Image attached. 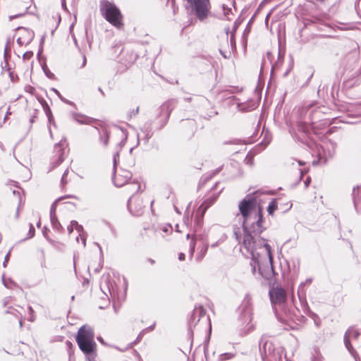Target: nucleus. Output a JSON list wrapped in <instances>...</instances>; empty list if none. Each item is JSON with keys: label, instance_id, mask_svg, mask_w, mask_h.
Here are the masks:
<instances>
[{"label": "nucleus", "instance_id": "a18cd8bd", "mask_svg": "<svg viewBox=\"0 0 361 361\" xmlns=\"http://www.w3.org/2000/svg\"><path fill=\"white\" fill-rule=\"evenodd\" d=\"M61 152L57 159L56 165H59L63 161V149H61Z\"/></svg>", "mask_w": 361, "mask_h": 361}, {"label": "nucleus", "instance_id": "f704fd0d", "mask_svg": "<svg viewBox=\"0 0 361 361\" xmlns=\"http://www.w3.org/2000/svg\"><path fill=\"white\" fill-rule=\"evenodd\" d=\"M28 312H29V317L27 319L28 321L31 322H34L35 319V311L31 306L28 307Z\"/></svg>", "mask_w": 361, "mask_h": 361}, {"label": "nucleus", "instance_id": "bb28decb", "mask_svg": "<svg viewBox=\"0 0 361 361\" xmlns=\"http://www.w3.org/2000/svg\"><path fill=\"white\" fill-rule=\"evenodd\" d=\"M208 250V245L204 244L202 245V247L200 248V251L198 252L196 259L197 261L202 260L204 257L205 256Z\"/></svg>", "mask_w": 361, "mask_h": 361}, {"label": "nucleus", "instance_id": "4c0bfd02", "mask_svg": "<svg viewBox=\"0 0 361 361\" xmlns=\"http://www.w3.org/2000/svg\"><path fill=\"white\" fill-rule=\"evenodd\" d=\"M68 173H69V170H68V169H67L63 172V173L62 175L61 180V184L62 186H63L64 185H66L67 183L66 176H68Z\"/></svg>", "mask_w": 361, "mask_h": 361}, {"label": "nucleus", "instance_id": "9b49d317", "mask_svg": "<svg viewBox=\"0 0 361 361\" xmlns=\"http://www.w3.org/2000/svg\"><path fill=\"white\" fill-rule=\"evenodd\" d=\"M206 311L202 306H195L188 321V331L191 337L193 335V329L195 328L200 319L204 317Z\"/></svg>", "mask_w": 361, "mask_h": 361}, {"label": "nucleus", "instance_id": "9d476101", "mask_svg": "<svg viewBox=\"0 0 361 361\" xmlns=\"http://www.w3.org/2000/svg\"><path fill=\"white\" fill-rule=\"evenodd\" d=\"M269 295L274 309L277 305H283L287 299L286 290L280 286H273L269 288Z\"/></svg>", "mask_w": 361, "mask_h": 361}, {"label": "nucleus", "instance_id": "f8f14e48", "mask_svg": "<svg viewBox=\"0 0 361 361\" xmlns=\"http://www.w3.org/2000/svg\"><path fill=\"white\" fill-rule=\"evenodd\" d=\"M145 206L142 200H136L134 195H132L128 200V210L135 216H140L143 212Z\"/></svg>", "mask_w": 361, "mask_h": 361}, {"label": "nucleus", "instance_id": "4d7b16f0", "mask_svg": "<svg viewBox=\"0 0 361 361\" xmlns=\"http://www.w3.org/2000/svg\"><path fill=\"white\" fill-rule=\"evenodd\" d=\"M311 183V178L310 176L307 177L305 182H304V185H305V188H308L310 184Z\"/></svg>", "mask_w": 361, "mask_h": 361}, {"label": "nucleus", "instance_id": "39448f33", "mask_svg": "<svg viewBox=\"0 0 361 361\" xmlns=\"http://www.w3.org/2000/svg\"><path fill=\"white\" fill-rule=\"evenodd\" d=\"M100 12L102 16L112 25L118 29L123 27V16L120 9L115 5V4L107 0L101 1Z\"/></svg>", "mask_w": 361, "mask_h": 361}, {"label": "nucleus", "instance_id": "864d4df0", "mask_svg": "<svg viewBox=\"0 0 361 361\" xmlns=\"http://www.w3.org/2000/svg\"><path fill=\"white\" fill-rule=\"evenodd\" d=\"M44 36H43L42 38H41V40H40V45H39V51H38V53H37V55L39 56L42 52V44L44 43Z\"/></svg>", "mask_w": 361, "mask_h": 361}, {"label": "nucleus", "instance_id": "423d86ee", "mask_svg": "<svg viewBox=\"0 0 361 361\" xmlns=\"http://www.w3.org/2000/svg\"><path fill=\"white\" fill-rule=\"evenodd\" d=\"M252 319V308L249 304H244L239 307L238 317V329L240 336H244L252 332L255 326L251 323Z\"/></svg>", "mask_w": 361, "mask_h": 361}, {"label": "nucleus", "instance_id": "052dcab7", "mask_svg": "<svg viewBox=\"0 0 361 361\" xmlns=\"http://www.w3.org/2000/svg\"><path fill=\"white\" fill-rule=\"evenodd\" d=\"M314 70H310V71H309L310 75H309V76H308V78H307V82H306L307 84L310 82V80L312 79V78L313 77V75H314Z\"/></svg>", "mask_w": 361, "mask_h": 361}, {"label": "nucleus", "instance_id": "ddd939ff", "mask_svg": "<svg viewBox=\"0 0 361 361\" xmlns=\"http://www.w3.org/2000/svg\"><path fill=\"white\" fill-rule=\"evenodd\" d=\"M360 335L359 331L354 329V328H350L347 332L345 333V345L346 348L348 349L351 355L354 357L355 361H357V355L356 353L352 349V346L350 343V338H357Z\"/></svg>", "mask_w": 361, "mask_h": 361}, {"label": "nucleus", "instance_id": "6e6552de", "mask_svg": "<svg viewBox=\"0 0 361 361\" xmlns=\"http://www.w3.org/2000/svg\"><path fill=\"white\" fill-rule=\"evenodd\" d=\"M176 104V102L175 100H169L159 107L155 117L157 130H161L166 125Z\"/></svg>", "mask_w": 361, "mask_h": 361}, {"label": "nucleus", "instance_id": "0eeeda50", "mask_svg": "<svg viewBox=\"0 0 361 361\" xmlns=\"http://www.w3.org/2000/svg\"><path fill=\"white\" fill-rule=\"evenodd\" d=\"M314 112L315 109L313 104H309L304 112V121L302 124L300 126V130L303 131L311 140H313L314 135H316Z\"/></svg>", "mask_w": 361, "mask_h": 361}, {"label": "nucleus", "instance_id": "5701e85b", "mask_svg": "<svg viewBox=\"0 0 361 361\" xmlns=\"http://www.w3.org/2000/svg\"><path fill=\"white\" fill-rule=\"evenodd\" d=\"M76 198V197L75 195H66V196H63V197H61L59 198H58L57 200H56L51 204V208H50V212H49V216H56V207H57V204L59 201H61V200H63L65 198Z\"/></svg>", "mask_w": 361, "mask_h": 361}, {"label": "nucleus", "instance_id": "bf43d9fd", "mask_svg": "<svg viewBox=\"0 0 361 361\" xmlns=\"http://www.w3.org/2000/svg\"><path fill=\"white\" fill-rule=\"evenodd\" d=\"M250 24H251V20H249L248 23L247 24L246 28L245 30L244 35L250 32Z\"/></svg>", "mask_w": 361, "mask_h": 361}, {"label": "nucleus", "instance_id": "de8ad7c7", "mask_svg": "<svg viewBox=\"0 0 361 361\" xmlns=\"http://www.w3.org/2000/svg\"><path fill=\"white\" fill-rule=\"evenodd\" d=\"M155 326H156V323L154 322L152 325H150L149 326L142 329V331H145V334H146L147 332L148 331H152L155 328Z\"/></svg>", "mask_w": 361, "mask_h": 361}, {"label": "nucleus", "instance_id": "2eb2a0df", "mask_svg": "<svg viewBox=\"0 0 361 361\" xmlns=\"http://www.w3.org/2000/svg\"><path fill=\"white\" fill-rule=\"evenodd\" d=\"M18 30H22L25 34H27V37H19L17 39V43L20 46H22L23 44H27L30 43L35 36L34 32L32 30L25 28V27H19Z\"/></svg>", "mask_w": 361, "mask_h": 361}, {"label": "nucleus", "instance_id": "09e8293b", "mask_svg": "<svg viewBox=\"0 0 361 361\" xmlns=\"http://www.w3.org/2000/svg\"><path fill=\"white\" fill-rule=\"evenodd\" d=\"M239 25H240V22H238V20H235L234 22V23H233L231 33H234L235 34L236 30H238Z\"/></svg>", "mask_w": 361, "mask_h": 361}, {"label": "nucleus", "instance_id": "a211bd4d", "mask_svg": "<svg viewBox=\"0 0 361 361\" xmlns=\"http://www.w3.org/2000/svg\"><path fill=\"white\" fill-rule=\"evenodd\" d=\"M204 214L202 210L199 212V209H197L194 219V233H197L202 228Z\"/></svg>", "mask_w": 361, "mask_h": 361}, {"label": "nucleus", "instance_id": "c9c22d12", "mask_svg": "<svg viewBox=\"0 0 361 361\" xmlns=\"http://www.w3.org/2000/svg\"><path fill=\"white\" fill-rule=\"evenodd\" d=\"M161 231L166 234H170L172 233L173 228L170 224H166L161 228Z\"/></svg>", "mask_w": 361, "mask_h": 361}, {"label": "nucleus", "instance_id": "6ab92c4d", "mask_svg": "<svg viewBox=\"0 0 361 361\" xmlns=\"http://www.w3.org/2000/svg\"><path fill=\"white\" fill-rule=\"evenodd\" d=\"M94 128L98 131L100 142L102 143L104 147H106L109 143L110 132L106 127L102 128L101 130L97 127H94Z\"/></svg>", "mask_w": 361, "mask_h": 361}, {"label": "nucleus", "instance_id": "7c9ffc66", "mask_svg": "<svg viewBox=\"0 0 361 361\" xmlns=\"http://www.w3.org/2000/svg\"><path fill=\"white\" fill-rule=\"evenodd\" d=\"M42 70H43L45 75L48 78L51 79V80L55 78L54 74L50 71V70L49 69V68L47 67V66L46 64L42 66Z\"/></svg>", "mask_w": 361, "mask_h": 361}, {"label": "nucleus", "instance_id": "a878e982", "mask_svg": "<svg viewBox=\"0 0 361 361\" xmlns=\"http://www.w3.org/2000/svg\"><path fill=\"white\" fill-rule=\"evenodd\" d=\"M235 353H224L219 355L218 361H226L230 360L235 357Z\"/></svg>", "mask_w": 361, "mask_h": 361}, {"label": "nucleus", "instance_id": "20e7f679", "mask_svg": "<svg viewBox=\"0 0 361 361\" xmlns=\"http://www.w3.org/2000/svg\"><path fill=\"white\" fill-rule=\"evenodd\" d=\"M94 332L90 327L82 326L78 331L76 342L80 350L85 355V357L97 355V344L94 341Z\"/></svg>", "mask_w": 361, "mask_h": 361}, {"label": "nucleus", "instance_id": "7ed1b4c3", "mask_svg": "<svg viewBox=\"0 0 361 361\" xmlns=\"http://www.w3.org/2000/svg\"><path fill=\"white\" fill-rule=\"evenodd\" d=\"M313 278H308L302 282L298 288V295L305 312L314 316L312 308L315 306V286L312 285Z\"/></svg>", "mask_w": 361, "mask_h": 361}, {"label": "nucleus", "instance_id": "6e6d98bb", "mask_svg": "<svg viewBox=\"0 0 361 361\" xmlns=\"http://www.w3.org/2000/svg\"><path fill=\"white\" fill-rule=\"evenodd\" d=\"M9 257H10V252H8L6 255V256H5V257H4V262H3V266H4V267H6V265H7V263H8V260H9Z\"/></svg>", "mask_w": 361, "mask_h": 361}, {"label": "nucleus", "instance_id": "72a5a7b5", "mask_svg": "<svg viewBox=\"0 0 361 361\" xmlns=\"http://www.w3.org/2000/svg\"><path fill=\"white\" fill-rule=\"evenodd\" d=\"M195 240L194 238H192L190 243V247H189V257L190 259H192L195 252Z\"/></svg>", "mask_w": 361, "mask_h": 361}, {"label": "nucleus", "instance_id": "5fc2aeb1", "mask_svg": "<svg viewBox=\"0 0 361 361\" xmlns=\"http://www.w3.org/2000/svg\"><path fill=\"white\" fill-rule=\"evenodd\" d=\"M37 113H38V110L37 109H35V112H34V114L31 116L30 119V123L32 124L35 122V118H37Z\"/></svg>", "mask_w": 361, "mask_h": 361}, {"label": "nucleus", "instance_id": "cd10ccee", "mask_svg": "<svg viewBox=\"0 0 361 361\" xmlns=\"http://www.w3.org/2000/svg\"><path fill=\"white\" fill-rule=\"evenodd\" d=\"M140 189V185L137 181H133L128 184V190L131 191L133 194L137 193Z\"/></svg>", "mask_w": 361, "mask_h": 361}, {"label": "nucleus", "instance_id": "a19ab883", "mask_svg": "<svg viewBox=\"0 0 361 361\" xmlns=\"http://www.w3.org/2000/svg\"><path fill=\"white\" fill-rule=\"evenodd\" d=\"M25 92L30 93L32 95H34L35 94V88L31 85H27L25 87Z\"/></svg>", "mask_w": 361, "mask_h": 361}, {"label": "nucleus", "instance_id": "e2e57ef3", "mask_svg": "<svg viewBox=\"0 0 361 361\" xmlns=\"http://www.w3.org/2000/svg\"><path fill=\"white\" fill-rule=\"evenodd\" d=\"M104 224L108 226L111 230H113V226L111 225V224L106 220H104L103 221Z\"/></svg>", "mask_w": 361, "mask_h": 361}, {"label": "nucleus", "instance_id": "e433bc0d", "mask_svg": "<svg viewBox=\"0 0 361 361\" xmlns=\"http://www.w3.org/2000/svg\"><path fill=\"white\" fill-rule=\"evenodd\" d=\"M144 335H145V331H142H142L139 333V334L137 335V336L136 339H135V341H134L130 344V345H131V346H132V345H135V344H137V343H139V342L142 340V337L144 336Z\"/></svg>", "mask_w": 361, "mask_h": 361}, {"label": "nucleus", "instance_id": "79ce46f5", "mask_svg": "<svg viewBox=\"0 0 361 361\" xmlns=\"http://www.w3.org/2000/svg\"><path fill=\"white\" fill-rule=\"evenodd\" d=\"M293 66V60L292 56H290V60L289 67H288V68L286 70V71L283 73V77H286V76L288 75V73H290V71L292 70Z\"/></svg>", "mask_w": 361, "mask_h": 361}, {"label": "nucleus", "instance_id": "2f4dec72", "mask_svg": "<svg viewBox=\"0 0 361 361\" xmlns=\"http://www.w3.org/2000/svg\"><path fill=\"white\" fill-rule=\"evenodd\" d=\"M118 128H119L121 130V132L123 133V138L121 140V141L118 144L120 147H121L126 142V140H127V138H128V132H127V130L126 129H124V128H123L121 127H118Z\"/></svg>", "mask_w": 361, "mask_h": 361}, {"label": "nucleus", "instance_id": "8fccbe9b", "mask_svg": "<svg viewBox=\"0 0 361 361\" xmlns=\"http://www.w3.org/2000/svg\"><path fill=\"white\" fill-rule=\"evenodd\" d=\"M118 157H119V152H116L114 154V171L116 169V164H117V159H118Z\"/></svg>", "mask_w": 361, "mask_h": 361}, {"label": "nucleus", "instance_id": "393cba45", "mask_svg": "<svg viewBox=\"0 0 361 361\" xmlns=\"http://www.w3.org/2000/svg\"><path fill=\"white\" fill-rule=\"evenodd\" d=\"M278 209V204L276 199H272L269 203L267 207V212L269 215L272 216L274 212Z\"/></svg>", "mask_w": 361, "mask_h": 361}, {"label": "nucleus", "instance_id": "1a4fd4ad", "mask_svg": "<svg viewBox=\"0 0 361 361\" xmlns=\"http://www.w3.org/2000/svg\"><path fill=\"white\" fill-rule=\"evenodd\" d=\"M190 4L191 13L195 15L200 21H204L210 13L211 4L209 0H187Z\"/></svg>", "mask_w": 361, "mask_h": 361}, {"label": "nucleus", "instance_id": "37998d69", "mask_svg": "<svg viewBox=\"0 0 361 361\" xmlns=\"http://www.w3.org/2000/svg\"><path fill=\"white\" fill-rule=\"evenodd\" d=\"M33 56V52L30 51H26L23 54V59L24 60H28L30 59L32 56Z\"/></svg>", "mask_w": 361, "mask_h": 361}, {"label": "nucleus", "instance_id": "c85d7f7f", "mask_svg": "<svg viewBox=\"0 0 361 361\" xmlns=\"http://www.w3.org/2000/svg\"><path fill=\"white\" fill-rule=\"evenodd\" d=\"M36 98H37V101L42 105L44 113L51 111V109H50L48 103L46 102V100L42 97L37 95V96H36Z\"/></svg>", "mask_w": 361, "mask_h": 361}, {"label": "nucleus", "instance_id": "473e14b6", "mask_svg": "<svg viewBox=\"0 0 361 361\" xmlns=\"http://www.w3.org/2000/svg\"><path fill=\"white\" fill-rule=\"evenodd\" d=\"M29 231L27 233V236L24 238L23 240H25L27 239H30L35 236V229L32 224H30L29 225Z\"/></svg>", "mask_w": 361, "mask_h": 361}, {"label": "nucleus", "instance_id": "aec40b11", "mask_svg": "<svg viewBox=\"0 0 361 361\" xmlns=\"http://www.w3.org/2000/svg\"><path fill=\"white\" fill-rule=\"evenodd\" d=\"M101 290L104 292L105 295H107L106 292L104 291V289L106 288V290L110 293V295L111 297L115 296L116 293V289L114 287V286L110 282L109 280V275L106 276V279H105L104 283H102L100 286Z\"/></svg>", "mask_w": 361, "mask_h": 361}, {"label": "nucleus", "instance_id": "4468645a", "mask_svg": "<svg viewBox=\"0 0 361 361\" xmlns=\"http://www.w3.org/2000/svg\"><path fill=\"white\" fill-rule=\"evenodd\" d=\"M152 121H148L140 127V130L144 134L142 140L144 141L145 144H147L149 139L154 135L152 130Z\"/></svg>", "mask_w": 361, "mask_h": 361}, {"label": "nucleus", "instance_id": "338daca9", "mask_svg": "<svg viewBox=\"0 0 361 361\" xmlns=\"http://www.w3.org/2000/svg\"><path fill=\"white\" fill-rule=\"evenodd\" d=\"M78 224V221H75V220H73L71 221V224L70 226H72V227L73 228H75V227Z\"/></svg>", "mask_w": 361, "mask_h": 361}, {"label": "nucleus", "instance_id": "c03bdc74", "mask_svg": "<svg viewBox=\"0 0 361 361\" xmlns=\"http://www.w3.org/2000/svg\"><path fill=\"white\" fill-rule=\"evenodd\" d=\"M139 113V106H137L135 109H133L132 111H130L129 112V117L130 118H132L133 116H135L136 115H137Z\"/></svg>", "mask_w": 361, "mask_h": 361}, {"label": "nucleus", "instance_id": "f257e3e1", "mask_svg": "<svg viewBox=\"0 0 361 361\" xmlns=\"http://www.w3.org/2000/svg\"><path fill=\"white\" fill-rule=\"evenodd\" d=\"M257 191L247 194L238 204L244 238L243 244L251 247L253 241L262 238L259 235L265 230L263 226L262 207L258 204L256 194Z\"/></svg>", "mask_w": 361, "mask_h": 361}, {"label": "nucleus", "instance_id": "f3484780", "mask_svg": "<svg viewBox=\"0 0 361 361\" xmlns=\"http://www.w3.org/2000/svg\"><path fill=\"white\" fill-rule=\"evenodd\" d=\"M71 116L73 119L80 124H91L95 121L93 118L78 113L72 112Z\"/></svg>", "mask_w": 361, "mask_h": 361}, {"label": "nucleus", "instance_id": "69168bd1", "mask_svg": "<svg viewBox=\"0 0 361 361\" xmlns=\"http://www.w3.org/2000/svg\"><path fill=\"white\" fill-rule=\"evenodd\" d=\"M185 254H184V253H183V252L179 253V255H178V259H179L180 261H183V260H184V259H185Z\"/></svg>", "mask_w": 361, "mask_h": 361}, {"label": "nucleus", "instance_id": "412c9836", "mask_svg": "<svg viewBox=\"0 0 361 361\" xmlns=\"http://www.w3.org/2000/svg\"><path fill=\"white\" fill-rule=\"evenodd\" d=\"M285 56V50L283 49L280 46L279 47V51H278V59L277 61L275 62V63L271 67V72H273L274 70H276L279 68H280L283 62Z\"/></svg>", "mask_w": 361, "mask_h": 361}, {"label": "nucleus", "instance_id": "603ef678", "mask_svg": "<svg viewBox=\"0 0 361 361\" xmlns=\"http://www.w3.org/2000/svg\"><path fill=\"white\" fill-rule=\"evenodd\" d=\"M270 138L267 137V135H265L264 139L261 142V145H263L264 147L267 146L270 143Z\"/></svg>", "mask_w": 361, "mask_h": 361}, {"label": "nucleus", "instance_id": "58836bf2", "mask_svg": "<svg viewBox=\"0 0 361 361\" xmlns=\"http://www.w3.org/2000/svg\"><path fill=\"white\" fill-rule=\"evenodd\" d=\"M79 238H81V240H82V243L83 244V246L85 247L86 246V240H87V234H86V233H80V234H79V236H78L76 238L77 242H78Z\"/></svg>", "mask_w": 361, "mask_h": 361}, {"label": "nucleus", "instance_id": "c756f323", "mask_svg": "<svg viewBox=\"0 0 361 361\" xmlns=\"http://www.w3.org/2000/svg\"><path fill=\"white\" fill-rule=\"evenodd\" d=\"M267 341H264L263 338H261V339L259 341V351L261 353L262 359H264V354H266V347Z\"/></svg>", "mask_w": 361, "mask_h": 361}, {"label": "nucleus", "instance_id": "dca6fc26", "mask_svg": "<svg viewBox=\"0 0 361 361\" xmlns=\"http://www.w3.org/2000/svg\"><path fill=\"white\" fill-rule=\"evenodd\" d=\"M311 27H314V22L310 20L305 19L304 21V27L300 31V37L304 42L310 40L308 35L310 34Z\"/></svg>", "mask_w": 361, "mask_h": 361}, {"label": "nucleus", "instance_id": "49530a36", "mask_svg": "<svg viewBox=\"0 0 361 361\" xmlns=\"http://www.w3.org/2000/svg\"><path fill=\"white\" fill-rule=\"evenodd\" d=\"M75 229L79 233V234L85 233L83 226L79 224L75 227Z\"/></svg>", "mask_w": 361, "mask_h": 361}, {"label": "nucleus", "instance_id": "680f3d73", "mask_svg": "<svg viewBox=\"0 0 361 361\" xmlns=\"http://www.w3.org/2000/svg\"><path fill=\"white\" fill-rule=\"evenodd\" d=\"M61 101L66 104H69V105H75L73 102L69 101V100L66 99V98H61Z\"/></svg>", "mask_w": 361, "mask_h": 361}, {"label": "nucleus", "instance_id": "4be33fe9", "mask_svg": "<svg viewBox=\"0 0 361 361\" xmlns=\"http://www.w3.org/2000/svg\"><path fill=\"white\" fill-rule=\"evenodd\" d=\"M218 195H214L206 199L199 207V211L202 210L203 212H206L207 209L214 203Z\"/></svg>", "mask_w": 361, "mask_h": 361}, {"label": "nucleus", "instance_id": "b1692460", "mask_svg": "<svg viewBox=\"0 0 361 361\" xmlns=\"http://www.w3.org/2000/svg\"><path fill=\"white\" fill-rule=\"evenodd\" d=\"M50 221H51V226L54 230L59 231V232L63 231V228L61 226V224H60V222L59 221L56 216H54H54H50Z\"/></svg>", "mask_w": 361, "mask_h": 361}, {"label": "nucleus", "instance_id": "ea45409f", "mask_svg": "<svg viewBox=\"0 0 361 361\" xmlns=\"http://www.w3.org/2000/svg\"><path fill=\"white\" fill-rule=\"evenodd\" d=\"M45 114H46V116H47V117L48 118L49 123L53 124L54 126H55V123H54V116H53V114L51 113V111L45 112Z\"/></svg>", "mask_w": 361, "mask_h": 361}, {"label": "nucleus", "instance_id": "f03ea898", "mask_svg": "<svg viewBox=\"0 0 361 361\" xmlns=\"http://www.w3.org/2000/svg\"><path fill=\"white\" fill-rule=\"evenodd\" d=\"M241 251L243 255L250 257L252 273L255 275L257 268L258 274L266 280L270 281L276 275L273 268V256L271 246L264 238H257L253 241L251 247L242 245Z\"/></svg>", "mask_w": 361, "mask_h": 361}, {"label": "nucleus", "instance_id": "0e129e2a", "mask_svg": "<svg viewBox=\"0 0 361 361\" xmlns=\"http://www.w3.org/2000/svg\"><path fill=\"white\" fill-rule=\"evenodd\" d=\"M307 172V171L306 170H302V169H300V180L302 179V176Z\"/></svg>", "mask_w": 361, "mask_h": 361}, {"label": "nucleus", "instance_id": "13d9d810", "mask_svg": "<svg viewBox=\"0 0 361 361\" xmlns=\"http://www.w3.org/2000/svg\"><path fill=\"white\" fill-rule=\"evenodd\" d=\"M212 177V175L207 176L205 178H202L200 180V183L204 184L207 180H210Z\"/></svg>", "mask_w": 361, "mask_h": 361}, {"label": "nucleus", "instance_id": "774afa93", "mask_svg": "<svg viewBox=\"0 0 361 361\" xmlns=\"http://www.w3.org/2000/svg\"><path fill=\"white\" fill-rule=\"evenodd\" d=\"M96 356H97V355H93V356H92L91 357H87V358H86V360H87V361H97V360H95Z\"/></svg>", "mask_w": 361, "mask_h": 361}, {"label": "nucleus", "instance_id": "3c124183", "mask_svg": "<svg viewBox=\"0 0 361 361\" xmlns=\"http://www.w3.org/2000/svg\"><path fill=\"white\" fill-rule=\"evenodd\" d=\"M231 45L232 47H235V34L231 33L230 37Z\"/></svg>", "mask_w": 361, "mask_h": 361}]
</instances>
